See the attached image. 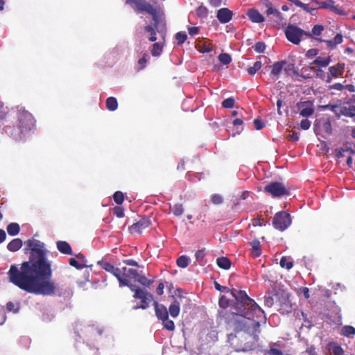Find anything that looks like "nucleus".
I'll return each instance as SVG.
<instances>
[{
	"mask_svg": "<svg viewBox=\"0 0 355 355\" xmlns=\"http://www.w3.org/2000/svg\"><path fill=\"white\" fill-rule=\"evenodd\" d=\"M262 67V64L260 61H256L253 66L250 67L247 69V71L249 75L254 76Z\"/></svg>",
	"mask_w": 355,
	"mask_h": 355,
	"instance_id": "4c0bfd02",
	"label": "nucleus"
},
{
	"mask_svg": "<svg viewBox=\"0 0 355 355\" xmlns=\"http://www.w3.org/2000/svg\"><path fill=\"white\" fill-rule=\"evenodd\" d=\"M196 14L199 17H207L208 15V10L205 6L201 5L197 8Z\"/></svg>",
	"mask_w": 355,
	"mask_h": 355,
	"instance_id": "09e8293b",
	"label": "nucleus"
},
{
	"mask_svg": "<svg viewBox=\"0 0 355 355\" xmlns=\"http://www.w3.org/2000/svg\"><path fill=\"white\" fill-rule=\"evenodd\" d=\"M113 213L118 218H122L124 216V209L120 206H116L113 208Z\"/></svg>",
	"mask_w": 355,
	"mask_h": 355,
	"instance_id": "6e6d98bb",
	"label": "nucleus"
},
{
	"mask_svg": "<svg viewBox=\"0 0 355 355\" xmlns=\"http://www.w3.org/2000/svg\"><path fill=\"white\" fill-rule=\"evenodd\" d=\"M291 224V217L290 214L286 211H279L276 213L272 219L273 227L279 230L284 231Z\"/></svg>",
	"mask_w": 355,
	"mask_h": 355,
	"instance_id": "0eeeda50",
	"label": "nucleus"
},
{
	"mask_svg": "<svg viewBox=\"0 0 355 355\" xmlns=\"http://www.w3.org/2000/svg\"><path fill=\"white\" fill-rule=\"evenodd\" d=\"M98 265L105 271L112 274L119 280L120 279L119 268H116L114 265L111 264L106 261H98Z\"/></svg>",
	"mask_w": 355,
	"mask_h": 355,
	"instance_id": "f8f14e48",
	"label": "nucleus"
},
{
	"mask_svg": "<svg viewBox=\"0 0 355 355\" xmlns=\"http://www.w3.org/2000/svg\"><path fill=\"white\" fill-rule=\"evenodd\" d=\"M135 279H137L139 284L146 287H149L153 283V280L148 279L144 275H141L139 274Z\"/></svg>",
	"mask_w": 355,
	"mask_h": 355,
	"instance_id": "79ce46f5",
	"label": "nucleus"
},
{
	"mask_svg": "<svg viewBox=\"0 0 355 355\" xmlns=\"http://www.w3.org/2000/svg\"><path fill=\"white\" fill-rule=\"evenodd\" d=\"M316 41L325 42L328 48L333 49L336 48V45L343 42V35L340 33H338L333 40L316 39Z\"/></svg>",
	"mask_w": 355,
	"mask_h": 355,
	"instance_id": "f3484780",
	"label": "nucleus"
},
{
	"mask_svg": "<svg viewBox=\"0 0 355 355\" xmlns=\"http://www.w3.org/2000/svg\"><path fill=\"white\" fill-rule=\"evenodd\" d=\"M332 352L334 355H343L344 351L341 346L335 345L332 347Z\"/></svg>",
	"mask_w": 355,
	"mask_h": 355,
	"instance_id": "052dcab7",
	"label": "nucleus"
},
{
	"mask_svg": "<svg viewBox=\"0 0 355 355\" xmlns=\"http://www.w3.org/2000/svg\"><path fill=\"white\" fill-rule=\"evenodd\" d=\"M211 202L215 205H220L223 202V197L219 194H214L211 196Z\"/></svg>",
	"mask_w": 355,
	"mask_h": 355,
	"instance_id": "13d9d810",
	"label": "nucleus"
},
{
	"mask_svg": "<svg viewBox=\"0 0 355 355\" xmlns=\"http://www.w3.org/2000/svg\"><path fill=\"white\" fill-rule=\"evenodd\" d=\"M17 110L18 130L11 132L10 135L15 140L21 139L25 135L35 128V119L31 113L21 105L16 107Z\"/></svg>",
	"mask_w": 355,
	"mask_h": 355,
	"instance_id": "20e7f679",
	"label": "nucleus"
},
{
	"mask_svg": "<svg viewBox=\"0 0 355 355\" xmlns=\"http://www.w3.org/2000/svg\"><path fill=\"white\" fill-rule=\"evenodd\" d=\"M345 153H347V152L345 151V147L336 149V156L338 158H341V157H345Z\"/></svg>",
	"mask_w": 355,
	"mask_h": 355,
	"instance_id": "69168bd1",
	"label": "nucleus"
},
{
	"mask_svg": "<svg viewBox=\"0 0 355 355\" xmlns=\"http://www.w3.org/2000/svg\"><path fill=\"white\" fill-rule=\"evenodd\" d=\"M318 53V50L315 49H311L308 50L306 53V56L308 58H313L315 57Z\"/></svg>",
	"mask_w": 355,
	"mask_h": 355,
	"instance_id": "e2e57ef3",
	"label": "nucleus"
},
{
	"mask_svg": "<svg viewBox=\"0 0 355 355\" xmlns=\"http://www.w3.org/2000/svg\"><path fill=\"white\" fill-rule=\"evenodd\" d=\"M311 126V121L307 119H303L300 122V128L302 129V130H308Z\"/></svg>",
	"mask_w": 355,
	"mask_h": 355,
	"instance_id": "680f3d73",
	"label": "nucleus"
},
{
	"mask_svg": "<svg viewBox=\"0 0 355 355\" xmlns=\"http://www.w3.org/2000/svg\"><path fill=\"white\" fill-rule=\"evenodd\" d=\"M178 267L185 268L189 266V258L186 255L180 256L176 261Z\"/></svg>",
	"mask_w": 355,
	"mask_h": 355,
	"instance_id": "c9c22d12",
	"label": "nucleus"
},
{
	"mask_svg": "<svg viewBox=\"0 0 355 355\" xmlns=\"http://www.w3.org/2000/svg\"><path fill=\"white\" fill-rule=\"evenodd\" d=\"M340 112L343 116L354 118L355 117V105L343 106L340 108Z\"/></svg>",
	"mask_w": 355,
	"mask_h": 355,
	"instance_id": "bb28decb",
	"label": "nucleus"
},
{
	"mask_svg": "<svg viewBox=\"0 0 355 355\" xmlns=\"http://www.w3.org/2000/svg\"><path fill=\"white\" fill-rule=\"evenodd\" d=\"M120 278H124L126 279H136L139 276V272L135 268H128L123 267L121 269L119 268Z\"/></svg>",
	"mask_w": 355,
	"mask_h": 355,
	"instance_id": "4468645a",
	"label": "nucleus"
},
{
	"mask_svg": "<svg viewBox=\"0 0 355 355\" xmlns=\"http://www.w3.org/2000/svg\"><path fill=\"white\" fill-rule=\"evenodd\" d=\"M218 60L223 64H229L232 62L231 56L226 53H220L218 57Z\"/></svg>",
	"mask_w": 355,
	"mask_h": 355,
	"instance_id": "37998d69",
	"label": "nucleus"
},
{
	"mask_svg": "<svg viewBox=\"0 0 355 355\" xmlns=\"http://www.w3.org/2000/svg\"><path fill=\"white\" fill-rule=\"evenodd\" d=\"M268 353L270 355H282L283 353L280 349L276 348H271L268 351Z\"/></svg>",
	"mask_w": 355,
	"mask_h": 355,
	"instance_id": "774afa93",
	"label": "nucleus"
},
{
	"mask_svg": "<svg viewBox=\"0 0 355 355\" xmlns=\"http://www.w3.org/2000/svg\"><path fill=\"white\" fill-rule=\"evenodd\" d=\"M216 263L219 268L224 270H228L231 267L230 260L225 257H218L216 259Z\"/></svg>",
	"mask_w": 355,
	"mask_h": 355,
	"instance_id": "c756f323",
	"label": "nucleus"
},
{
	"mask_svg": "<svg viewBox=\"0 0 355 355\" xmlns=\"http://www.w3.org/2000/svg\"><path fill=\"white\" fill-rule=\"evenodd\" d=\"M297 107L302 116L308 117L311 116L314 112L313 104L310 101L299 102L297 104Z\"/></svg>",
	"mask_w": 355,
	"mask_h": 355,
	"instance_id": "9b49d317",
	"label": "nucleus"
},
{
	"mask_svg": "<svg viewBox=\"0 0 355 355\" xmlns=\"http://www.w3.org/2000/svg\"><path fill=\"white\" fill-rule=\"evenodd\" d=\"M286 64V61L276 62L269 67L271 68V75L278 78L284 66Z\"/></svg>",
	"mask_w": 355,
	"mask_h": 355,
	"instance_id": "4be33fe9",
	"label": "nucleus"
},
{
	"mask_svg": "<svg viewBox=\"0 0 355 355\" xmlns=\"http://www.w3.org/2000/svg\"><path fill=\"white\" fill-rule=\"evenodd\" d=\"M148 55L146 53H144L142 58L137 61V70H142L146 67L148 62Z\"/></svg>",
	"mask_w": 355,
	"mask_h": 355,
	"instance_id": "58836bf2",
	"label": "nucleus"
},
{
	"mask_svg": "<svg viewBox=\"0 0 355 355\" xmlns=\"http://www.w3.org/2000/svg\"><path fill=\"white\" fill-rule=\"evenodd\" d=\"M133 297L137 300H140L141 303V305L135 306V309H146L148 307L150 302L153 300V295L145 290L136 291V293H134Z\"/></svg>",
	"mask_w": 355,
	"mask_h": 355,
	"instance_id": "6e6552de",
	"label": "nucleus"
},
{
	"mask_svg": "<svg viewBox=\"0 0 355 355\" xmlns=\"http://www.w3.org/2000/svg\"><path fill=\"white\" fill-rule=\"evenodd\" d=\"M6 308L9 311L17 313L19 311V306H16L13 302H8L6 304Z\"/></svg>",
	"mask_w": 355,
	"mask_h": 355,
	"instance_id": "bf43d9fd",
	"label": "nucleus"
},
{
	"mask_svg": "<svg viewBox=\"0 0 355 355\" xmlns=\"http://www.w3.org/2000/svg\"><path fill=\"white\" fill-rule=\"evenodd\" d=\"M69 264L70 266L76 268V269H83L85 266L83 264L79 263L78 261L74 258H70L69 260Z\"/></svg>",
	"mask_w": 355,
	"mask_h": 355,
	"instance_id": "4d7b16f0",
	"label": "nucleus"
},
{
	"mask_svg": "<svg viewBox=\"0 0 355 355\" xmlns=\"http://www.w3.org/2000/svg\"><path fill=\"white\" fill-rule=\"evenodd\" d=\"M330 62H331V57L329 55H328L327 57L318 56L313 60V64H314L318 67H325L329 65Z\"/></svg>",
	"mask_w": 355,
	"mask_h": 355,
	"instance_id": "c85d7f7f",
	"label": "nucleus"
},
{
	"mask_svg": "<svg viewBox=\"0 0 355 355\" xmlns=\"http://www.w3.org/2000/svg\"><path fill=\"white\" fill-rule=\"evenodd\" d=\"M215 288L220 292H229L235 298V302L232 307L235 309V312L243 311V309H252L258 314L262 313V309L254 302V300L250 298L245 291L237 290L236 288L230 289L226 286L220 285L217 282H214Z\"/></svg>",
	"mask_w": 355,
	"mask_h": 355,
	"instance_id": "7ed1b4c3",
	"label": "nucleus"
},
{
	"mask_svg": "<svg viewBox=\"0 0 355 355\" xmlns=\"http://www.w3.org/2000/svg\"><path fill=\"white\" fill-rule=\"evenodd\" d=\"M324 29V28L322 25L316 24V25L313 26V27L312 28L311 32H310L311 36H306V37L314 39L316 40V39H318V38L315 37L321 35Z\"/></svg>",
	"mask_w": 355,
	"mask_h": 355,
	"instance_id": "7c9ffc66",
	"label": "nucleus"
},
{
	"mask_svg": "<svg viewBox=\"0 0 355 355\" xmlns=\"http://www.w3.org/2000/svg\"><path fill=\"white\" fill-rule=\"evenodd\" d=\"M56 246L60 252L69 255L73 254L71 247L67 241H58L56 242Z\"/></svg>",
	"mask_w": 355,
	"mask_h": 355,
	"instance_id": "412c9836",
	"label": "nucleus"
},
{
	"mask_svg": "<svg viewBox=\"0 0 355 355\" xmlns=\"http://www.w3.org/2000/svg\"><path fill=\"white\" fill-rule=\"evenodd\" d=\"M162 52V46L159 43H155L153 44L151 50V54L153 56H159Z\"/></svg>",
	"mask_w": 355,
	"mask_h": 355,
	"instance_id": "8fccbe9b",
	"label": "nucleus"
},
{
	"mask_svg": "<svg viewBox=\"0 0 355 355\" xmlns=\"http://www.w3.org/2000/svg\"><path fill=\"white\" fill-rule=\"evenodd\" d=\"M263 191L272 198H281L290 194V188L282 182H271L264 187Z\"/></svg>",
	"mask_w": 355,
	"mask_h": 355,
	"instance_id": "423d86ee",
	"label": "nucleus"
},
{
	"mask_svg": "<svg viewBox=\"0 0 355 355\" xmlns=\"http://www.w3.org/2000/svg\"><path fill=\"white\" fill-rule=\"evenodd\" d=\"M175 39L177 40L178 45H182L187 39V35L185 32H178L175 34Z\"/></svg>",
	"mask_w": 355,
	"mask_h": 355,
	"instance_id": "c03bdc74",
	"label": "nucleus"
},
{
	"mask_svg": "<svg viewBox=\"0 0 355 355\" xmlns=\"http://www.w3.org/2000/svg\"><path fill=\"white\" fill-rule=\"evenodd\" d=\"M254 124L256 129L258 130L262 129L264 127L263 123L262 122L261 120H260L259 119H255L254 120Z\"/></svg>",
	"mask_w": 355,
	"mask_h": 355,
	"instance_id": "338daca9",
	"label": "nucleus"
},
{
	"mask_svg": "<svg viewBox=\"0 0 355 355\" xmlns=\"http://www.w3.org/2000/svg\"><path fill=\"white\" fill-rule=\"evenodd\" d=\"M320 131L327 135L331 134V132H332L331 124L329 119H326L325 121H322V125H321Z\"/></svg>",
	"mask_w": 355,
	"mask_h": 355,
	"instance_id": "e433bc0d",
	"label": "nucleus"
},
{
	"mask_svg": "<svg viewBox=\"0 0 355 355\" xmlns=\"http://www.w3.org/2000/svg\"><path fill=\"white\" fill-rule=\"evenodd\" d=\"M23 242L22 240L17 238L12 239L7 245V248L10 252H17L19 250L22 246Z\"/></svg>",
	"mask_w": 355,
	"mask_h": 355,
	"instance_id": "a878e982",
	"label": "nucleus"
},
{
	"mask_svg": "<svg viewBox=\"0 0 355 355\" xmlns=\"http://www.w3.org/2000/svg\"><path fill=\"white\" fill-rule=\"evenodd\" d=\"M118 281L120 287L128 286L130 291H133L135 293H136V291L141 290L139 288H137L135 285L131 284L129 279L120 278Z\"/></svg>",
	"mask_w": 355,
	"mask_h": 355,
	"instance_id": "2f4dec72",
	"label": "nucleus"
},
{
	"mask_svg": "<svg viewBox=\"0 0 355 355\" xmlns=\"http://www.w3.org/2000/svg\"><path fill=\"white\" fill-rule=\"evenodd\" d=\"M234 300H229L225 295H222L219 298L218 304L219 306L223 309H226L227 307L230 306L232 310L230 312H235V309L232 307V305L234 304Z\"/></svg>",
	"mask_w": 355,
	"mask_h": 355,
	"instance_id": "393cba45",
	"label": "nucleus"
},
{
	"mask_svg": "<svg viewBox=\"0 0 355 355\" xmlns=\"http://www.w3.org/2000/svg\"><path fill=\"white\" fill-rule=\"evenodd\" d=\"M279 265L282 268H285L287 270H290L293 268V261H289L286 257H282L279 261Z\"/></svg>",
	"mask_w": 355,
	"mask_h": 355,
	"instance_id": "a19ab883",
	"label": "nucleus"
},
{
	"mask_svg": "<svg viewBox=\"0 0 355 355\" xmlns=\"http://www.w3.org/2000/svg\"><path fill=\"white\" fill-rule=\"evenodd\" d=\"M248 18L254 23H261L264 21L263 16L256 9L250 8L247 12Z\"/></svg>",
	"mask_w": 355,
	"mask_h": 355,
	"instance_id": "6ab92c4d",
	"label": "nucleus"
},
{
	"mask_svg": "<svg viewBox=\"0 0 355 355\" xmlns=\"http://www.w3.org/2000/svg\"><path fill=\"white\" fill-rule=\"evenodd\" d=\"M153 304L155 306L156 316L159 320H162L168 318V312L165 306L163 304H159L156 301L154 302Z\"/></svg>",
	"mask_w": 355,
	"mask_h": 355,
	"instance_id": "dca6fc26",
	"label": "nucleus"
},
{
	"mask_svg": "<svg viewBox=\"0 0 355 355\" xmlns=\"http://www.w3.org/2000/svg\"><path fill=\"white\" fill-rule=\"evenodd\" d=\"M205 249L198 250L195 253V257L196 260L199 262L200 264H201V261L203 260V259L205 257Z\"/></svg>",
	"mask_w": 355,
	"mask_h": 355,
	"instance_id": "864d4df0",
	"label": "nucleus"
},
{
	"mask_svg": "<svg viewBox=\"0 0 355 355\" xmlns=\"http://www.w3.org/2000/svg\"><path fill=\"white\" fill-rule=\"evenodd\" d=\"M106 107L110 111H114L118 107V102L114 97H108L106 100Z\"/></svg>",
	"mask_w": 355,
	"mask_h": 355,
	"instance_id": "72a5a7b5",
	"label": "nucleus"
},
{
	"mask_svg": "<svg viewBox=\"0 0 355 355\" xmlns=\"http://www.w3.org/2000/svg\"><path fill=\"white\" fill-rule=\"evenodd\" d=\"M266 15L268 16L273 15L274 17V21L277 24H281L284 21V17L282 14L275 8H273L272 6L268 7L266 10Z\"/></svg>",
	"mask_w": 355,
	"mask_h": 355,
	"instance_id": "a211bd4d",
	"label": "nucleus"
},
{
	"mask_svg": "<svg viewBox=\"0 0 355 355\" xmlns=\"http://www.w3.org/2000/svg\"><path fill=\"white\" fill-rule=\"evenodd\" d=\"M8 113V107L5 106L3 103H0V121L4 119Z\"/></svg>",
	"mask_w": 355,
	"mask_h": 355,
	"instance_id": "5fc2aeb1",
	"label": "nucleus"
},
{
	"mask_svg": "<svg viewBox=\"0 0 355 355\" xmlns=\"http://www.w3.org/2000/svg\"><path fill=\"white\" fill-rule=\"evenodd\" d=\"M286 39L293 44H299L302 39L311 36L310 32L305 31L297 26L289 24L285 30Z\"/></svg>",
	"mask_w": 355,
	"mask_h": 355,
	"instance_id": "39448f33",
	"label": "nucleus"
},
{
	"mask_svg": "<svg viewBox=\"0 0 355 355\" xmlns=\"http://www.w3.org/2000/svg\"><path fill=\"white\" fill-rule=\"evenodd\" d=\"M162 321V324L166 329L171 331L175 329L174 322L171 320H169L168 318H167V319H164Z\"/></svg>",
	"mask_w": 355,
	"mask_h": 355,
	"instance_id": "49530a36",
	"label": "nucleus"
},
{
	"mask_svg": "<svg viewBox=\"0 0 355 355\" xmlns=\"http://www.w3.org/2000/svg\"><path fill=\"white\" fill-rule=\"evenodd\" d=\"M341 334L345 337H349L355 335V328L350 325H346L342 327Z\"/></svg>",
	"mask_w": 355,
	"mask_h": 355,
	"instance_id": "f704fd0d",
	"label": "nucleus"
},
{
	"mask_svg": "<svg viewBox=\"0 0 355 355\" xmlns=\"http://www.w3.org/2000/svg\"><path fill=\"white\" fill-rule=\"evenodd\" d=\"M293 310L292 304L288 297H283L279 302V312L281 314H288Z\"/></svg>",
	"mask_w": 355,
	"mask_h": 355,
	"instance_id": "2eb2a0df",
	"label": "nucleus"
},
{
	"mask_svg": "<svg viewBox=\"0 0 355 355\" xmlns=\"http://www.w3.org/2000/svg\"><path fill=\"white\" fill-rule=\"evenodd\" d=\"M233 16L232 10L227 8H223L217 11L216 17L221 24L229 22Z\"/></svg>",
	"mask_w": 355,
	"mask_h": 355,
	"instance_id": "ddd939ff",
	"label": "nucleus"
},
{
	"mask_svg": "<svg viewBox=\"0 0 355 355\" xmlns=\"http://www.w3.org/2000/svg\"><path fill=\"white\" fill-rule=\"evenodd\" d=\"M172 212L175 216H180L184 213V207L182 204H175L172 208Z\"/></svg>",
	"mask_w": 355,
	"mask_h": 355,
	"instance_id": "de8ad7c7",
	"label": "nucleus"
},
{
	"mask_svg": "<svg viewBox=\"0 0 355 355\" xmlns=\"http://www.w3.org/2000/svg\"><path fill=\"white\" fill-rule=\"evenodd\" d=\"M180 302L177 299H174L173 302L171 304L168 312L171 317L176 318L180 313Z\"/></svg>",
	"mask_w": 355,
	"mask_h": 355,
	"instance_id": "5701e85b",
	"label": "nucleus"
},
{
	"mask_svg": "<svg viewBox=\"0 0 355 355\" xmlns=\"http://www.w3.org/2000/svg\"><path fill=\"white\" fill-rule=\"evenodd\" d=\"M315 3L319 9H329L339 15L344 16L347 15L345 10L338 5H336V2L334 0H324L323 1H315Z\"/></svg>",
	"mask_w": 355,
	"mask_h": 355,
	"instance_id": "1a4fd4ad",
	"label": "nucleus"
},
{
	"mask_svg": "<svg viewBox=\"0 0 355 355\" xmlns=\"http://www.w3.org/2000/svg\"><path fill=\"white\" fill-rule=\"evenodd\" d=\"M265 319V313L258 314L252 309H244L243 311L228 312L227 310L219 311V320L226 325L227 329H233L235 338H238V345L242 351L246 352L255 348L259 340L260 321Z\"/></svg>",
	"mask_w": 355,
	"mask_h": 355,
	"instance_id": "f03ea898",
	"label": "nucleus"
},
{
	"mask_svg": "<svg viewBox=\"0 0 355 355\" xmlns=\"http://www.w3.org/2000/svg\"><path fill=\"white\" fill-rule=\"evenodd\" d=\"M264 304L268 307H271L274 304V299L272 296L264 297Z\"/></svg>",
	"mask_w": 355,
	"mask_h": 355,
	"instance_id": "0e129e2a",
	"label": "nucleus"
},
{
	"mask_svg": "<svg viewBox=\"0 0 355 355\" xmlns=\"http://www.w3.org/2000/svg\"><path fill=\"white\" fill-rule=\"evenodd\" d=\"M235 101L232 97L227 98L222 102L224 108H232L234 106Z\"/></svg>",
	"mask_w": 355,
	"mask_h": 355,
	"instance_id": "3c124183",
	"label": "nucleus"
},
{
	"mask_svg": "<svg viewBox=\"0 0 355 355\" xmlns=\"http://www.w3.org/2000/svg\"><path fill=\"white\" fill-rule=\"evenodd\" d=\"M20 227L18 223H11L7 226V232L10 236H15L19 234Z\"/></svg>",
	"mask_w": 355,
	"mask_h": 355,
	"instance_id": "473e14b6",
	"label": "nucleus"
},
{
	"mask_svg": "<svg viewBox=\"0 0 355 355\" xmlns=\"http://www.w3.org/2000/svg\"><path fill=\"white\" fill-rule=\"evenodd\" d=\"M113 200L117 205H121L124 201V195L121 191H117L113 195Z\"/></svg>",
	"mask_w": 355,
	"mask_h": 355,
	"instance_id": "a18cd8bd",
	"label": "nucleus"
},
{
	"mask_svg": "<svg viewBox=\"0 0 355 355\" xmlns=\"http://www.w3.org/2000/svg\"><path fill=\"white\" fill-rule=\"evenodd\" d=\"M137 9L141 12H146L148 14H154V11L155 10L153 6L145 1H140L139 3H137Z\"/></svg>",
	"mask_w": 355,
	"mask_h": 355,
	"instance_id": "cd10ccee",
	"label": "nucleus"
},
{
	"mask_svg": "<svg viewBox=\"0 0 355 355\" xmlns=\"http://www.w3.org/2000/svg\"><path fill=\"white\" fill-rule=\"evenodd\" d=\"M155 28V26L153 27L150 25H148L145 27V31L150 33L148 40L150 42H155L157 40Z\"/></svg>",
	"mask_w": 355,
	"mask_h": 355,
	"instance_id": "ea45409f",
	"label": "nucleus"
},
{
	"mask_svg": "<svg viewBox=\"0 0 355 355\" xmlns=\"http://www.w3.org/2000/svg\"><path fill=\"white\" fill-rule=\"evenodd\" d=\"M345 70V64L344 63H338L334 66H331L329 68V73L334 78H338L340 76H342L344 73Z\"/></svg>",
	"mask_w": 355,
	"mask_h": 355,
	"instance_id": "aec40b11",
	"label": "nucleus"
},
{
	"mask_svg": "<svg viewBox=\"0 0 355 355\" xmlns=\"http://www.w3.org/2000/svg\"><path fill=\"white\" fill-rule=\"evenodd\" d=\"M151 224L148 218H141L139 221L130 225L128 231L131 234H141L143 230L147 229Z\"/></svg>",
	"mask_w": 355,
	"mask_h": 355,
	"instance_id": "9d476101",
	"label": "nucleus"
},
{
	"mask_svg": "<svg viewBox=\"0 0 355 355\" xmlns=\"http://www.w3.org/2000/svg\"><path fill=\"white\" fill-rule=\"evenodd\" d=\"M27 246L30 250L28 261L22 262L19 267L15 264L10 266L7 272L9 282L28 293L53 295L55 284L51 279L53 272L46 259L44 244L29 239Z\"/></svg>",
	"mask_w": 355,
	"mask_h": 355,
	"instance_id": "f257e3e1",
	"label": "nucleus"
},
{
	"mask_svg": "<svg viewBox=\"0 0 355 355\" xmlns=\"http://www.w3.org/2000/svg\"><path fill=\"white\" fill-rule=\"evenodd\" d=\"M250 246L252 247L251 255L254 258L260 257L261 254L260 241L254 239L250 242Z\"/></svg>",
	"mask_w": 355,
	"mask_h": 355,
	"instance_id": "b1692460",
	"label": "nucleus"
},
{
	"mask_svg": "<svg viewBox=\"0 0 355 355\" xmlns=\"http://www.w3.org/2000/svg\"><path fill=\"white\" fill-rule=\"evenodd\" d=\"M266 44L263 42H257L254 46H253L254 51L258 53H263L266 49Z\"/></svg>",
	"mask_w": 355,
	"mask_h": 355,
	"instance_id": "603ef678",
	"label": "nucleus"
}]
</instances>
